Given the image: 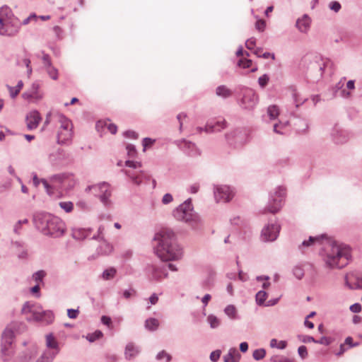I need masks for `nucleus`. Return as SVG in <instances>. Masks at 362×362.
Listing matches in <instances>:
<instances>
[{
    "mask_svg": "<svg viewBox=\"0 0 362 362\" xmlns=\"http://www.w3.org/2000/svg\"><path fill=\"white\" fill-rule=\"evenodd\" d=\"M173 237L174 233L168 228L160 229L154 237V240L158 242L156 253L163 261L177 260L182 256L181 249L173 243Z\"/></svg>",
    "mask_w": 362,
    "mask_h": 362,
    "instance_id": "1",
    "label": "nucleus"
},
{
    "mask_svg": "<svg viewBox=\"0 0 362 362\" xmlns=\"http://www.w3.org/2000/svg\"><path fill=\"white\" fill-rule=\"evenodd\" d=\"M36 226L45 235L59 237L64 233V223L50 214L37 215L34 218Z\"/></svg>",
    "mask_w": 362,
    "mask_h": 362,
    "instance_id": "2",
    "label": "nucleus"
},
{
    "mask_svg": "<svg viewBox=\"0 0 362 362\" xmlns=\"http://www.w3.org/2000/svg\"><path fill=\"white\" fill-rule=\"evenodd\" d=\"M351 248L342 244H334L327 254L326 263L332 268L345 267L351 258Z\"/></svg>",
    "mask_w": 362,
    "mask_h": 362,
    "instance_id": "3",
    "label": "nucleus"
},
{
    "mask_svg": "<svg viewBox=\"0 0 362 362\" xmlns=\"http://www.w3.org/2000/svg\"><path fill=\"white\" fill-rule=\"evenodd\" d=\"M22 313L27 315V320L29 321L51 324L54 319V315L51 310H44L40 304L30 302H26L23 305Z\"/></svg>",
    "mask_w": 362,
    "mask_h": 362,
    "instance_id": "4",
    "label": "nucleus"
},
{
    "mask_svg": "<svg viewBox=\"0 0 362 362\" xmlns=\"http://www.w3.org/2000/svg\"><path fill=\"white\" fill-rule=\"evenodd\" d=\"M21 23L14 16L8 6L0 8V34L1 35L14 36L20 29Z\"/></svg>",
    "mask_w": 362,
    "mask_h": 362,
    "instance_id": "5",
    "label": "nucleus"
},
{
    "mask_svg": "<svg viewBox=\"0 0 362 362\" xmlns=\"http://www.w3.org/2000/svg\"><path fill=\"white\" fill-rule=\"evenodd\" d=\"M41 182L49 194L53 193L52 189H69L76 184L74 176L66 174L54 175L50 178L49 182L45 180H42Z\"/></svg>",
    "mask_w": 362,
    "mask_h": 362,
    "instance_id": "6",
    "label": "nucleus"
},
{
    "mask_svg": "<svg viewBox=\"0 0 362 362\" xmlns=\"http://www.w3.org/2000/svg\"><path fill=\"white\" fill-rule=\"evenodd\" d=\"M58 122L59 123L58 141L64 143L72 138L73 126L71 121L62 115H58Z\"/></svg>",
    "mask_w": 362,
    "mask_h": 362,
    "instance_id": "7",
    "label": "nucleus"
},
{
    "mask_svg": "<svg viewBox=\"0 0 362 362\" xmlns=\"http://www.w3.org/2000/svg\"><path fill=\"white\" fill-rule=\"evenodd\" d=\"M174 216L179 221L191 222L195 221L197 216L193 213L191 200L187 199L174 212Z\"/></svg>",
    "mask_w": 362,
    "mask_h": 362,
    "instance_id": "8",
    "label": "nucleus"
},
{
    "mask_svg": "<svg viewBox=\"0 0 362 362\" xmlns=\"http://www.w3.org/2000/svg\"><path fill=\"white\" fill-rule=\"evenodd\" d=\"M86 191H91L95 195L98 196L100 201L105 204H110L109 198L112 194L110 185L107 182H102L97 185L89 186L86 188Z\"/></svg>",
    "mask_w": 362,
    "mask_h": 362,
    "instance_id": "9",
    "label": "nucleus"
},
{
    "mask_svg": "<svg viewBox=\"0 0 362 362\" xmlns=\"http://www.w3.org/2000/svg\"><path fill=\"white\" fill-rule=\"evenodd\" d=\"M126 165L130 168L126 171V173L131 178L133 183L139 185L142 182L143 178L149 179L150 177L143 171L136 170L141 167L140 163L127 160L126 161Z\"/></svg>",
    "mask_w": 362,
    "mask_h": 362,
    "instance_id": "10",
    "label": "nucleus"
},
{
    "mask_svg": "<svg viewBox=\"0 0 362 362\" xmlns=\"http://www.w3.org/2000/svg\"><path fill=\"white\" fill-rule=\"evenodd\" d=\"M286 194V190L284 187H279L272 197V203L269 204L267 210L272 214L277 213L281 208L283 199Z\"/></svg>",
    "mask_w": 362,
    "mask_h": 362,
    "instance_id": "11",
    "label": "nucleus"
},
{
    "mask_svg": "<svg viewBox=\"0 0 362 362\" xmlns=\"http://www.w3.org/2000/svg\"><path fill=\"white\" fill-rule=\"evenodd\" d=\"M214 195L217 202H226L233 198V192L228 186H218L216 188Z\"/></svg>",
    "mask_w": 362,
    "mask_h": 362,
    "instance_id": "12",
    "label": "nucleus"
},
{
    "mask_svg": "<svg viewBox=\"0 0 362 362\" xmlns=\"http://www.w3.org/2000/svg\"><path fill=\"white\" fill-rule=\"evenodd\" d=\"M279 230L280 226L279 225H268L262 229V238L264 241H273L276 239Z\"/></svg>",
    "mask_w": 362,
    "mask_h": 362,
    "instance_id": "13",
    "label": "nucleus"
},
{
    "mask_svg": "<svg viewBox=\"0 0 362 362\" xmlns=\"http://www.w3.org/2000/svg\"><path fill=\"white\" fill-rule=\"evenodd\" d=\"M23 98L33 103H37L42 98V93L39 90L38 84H33L30 90L23 94Z\"/></svg>",
    "mask_w": 362,
    "mask_h": 362,
    "instance_id": "14",
    "label": "nucleus"
},
{
    "mask_svg": "<svg viewBox=\"0 0 362 362\" xmlns=\"http://www.w3.org/2000/svg\"><path fill=\"white\" fill-rule=\"evenodd\" d=\"M258 100L257 95L252 90H246L242 99L245 107L250 109L255 107Z\"/></svg>",
    "mask_w": 362,
    "mask_h": 362,
    "instance_id": "15",
    "label": "nucleus"
},
{
    "mask_svg": "<svg viewBox=\"0 0 362 362\" xmlns=\"http://www.w3.org/2000/svg\"><path fill=\"white\" fill-rule=\"evenodd\" d=\"M25 120L28 129L32 130L37 127L42 117L37 111L33 110L27 115Z\"/></svg>",
    "mask_w": 362,
    "mask_h": 362,
    "instance_id": "16",
    "label": "nucleus"
},
{
    "mask_svg": "<svg viewBox=\"0 0 362 362\" xmlns=\"http://www.w3.org/2000/svg\"><path fill=\"white\" fill-rule=\"evenodd\" d=\"M324 238V235L316 237L310 236L308 240L303 241V243L298 246V248L300 251L305 252L309 247L315 245L316 243L320 244Z\"/></svg>",
    "mask_w": 362,
    "mask_h": 362,
    "instance_id": "17",
    "label": "nucleus"
},
{
    "mask_svg": "<svg viewBox=\"0 0 362 362\" xmlns=\"http://www.w3.org/2000/svg\"><path fill=\"white\" fill-rule=\"evenodd\" d=\"M310 25V18L307 15H303L296 21V27L302 32L305 33L308 30Z\"/></svg>",
    "mask_w": 362,
    "mask_h": 362,
    "instance_id": "18",
    "label": "nucleus"
},
{
    "mask_svg": "<svg viewBox=\"0 0 362 362\" xmlns=\"http://www.w3.org/2000/svg\"><path fill=\"white\" fill-rule=\"evenodd\" d=\"M152 278L156 281H160L168 276L165 267H152Z\"/></svg>",
    "mask_w": 362,
    "mask_h": 362,
    "instance_id": "19",
    "label": "nucleus"
},
{
    "mask_svg": "<svg viewBox=\"0 0 362 362\" xmlns=\"http://www.w3.org/2000/svg\"><path fill=\"white\" fill-rule=\"evenodd\" d=\"M139 353V349L133 343H128L125 347L124 356L128 360H131L137 356Z\"/></svg>",
    "mask_w": 362,
    "mask_h": 362,
    "instance_id": "20",
    "label": "nucleus"
},
{
    "mask_svg": "<svg viewBox=\"0 0 362 362\" xmlns=\"http://www.w3.org/2000/svg\"><path fill=\"white\" fill-rule=\"evenodd\" d=\"M13 337V331L9 327L6 328L2 335L1 344H7L8 346H12Z\"/></svg>",
    "mask_w": 362,
    "mask_h": 362,
    "instance_id": "21",
    "label": "nucleus"
},
{
    "mask_svg": "<svg viewBox=\"0 0 362 362\" xmlns=\"http://www.w3.org/2000/svg\"><path fill=\"white\" fill-rule=\"evenodd\" d=\"M96 127L98 129L100 127L106 128L112 134H116L117 131V126L115 124L111 123L110 121H99L96 124Z\"/></svg>",
    "mask_w": 362,
    "mask_h": 362,
    "instance_id": "22",
    "label": "nucleus"
},
{
    "mask_svg": "<svg viewBox=\"0 0 362 362\" xmlns=\"http://www.w3.org/2000/svg\"><path fill=\"white\" fill-rule=\"evenodd\" d=\"M240 354L235 349H230L228 354L224 356L225 362H238Z\"/></svg>",
    "mask_w": 362,
    "mask_h": 362,
    "instance_id": "23",
    "label": "nucleus"
},
{
    "mask_svg": "<svg viewBox=\"0 0 362 362\" xmlns=\"http://www.w3.org/2000/svg\"><path fill=\"white\" fill-rule=\"evenodd\" d=\"M226 127V122L225 120L218 121L215 124H207L205 127V131L206 132H216L220 131L222 129Z\"/></svg>",
    "mask_w": 362,
    "mask_h": 362,
    "instance_id": "24",
    "label": "nucleus"
},
{
    "mask_svg": "<svg viewBox=\"0 0 362 362\" xmlns=\"http://www.w3.org/2000/svg\"><path fill=\"white\" fill-rule=\"evenodd\" d=\"M358 279L354 272L349 273L346 274L345 277L346 284L349 286V288L354 289L359 287V283H354V281Z\"/></svg>",
    "mask_w": 362,
    "mask_h": 362,
    "instance_id": "25",
    "label": "nucleus"
},
{
    "mask_svg": "<svg viewBox=\"0 0 362 362\" xmlns=\"http://www.w3.org/2000/svg\"><path fill=\"white\" fill-rule=\"evenodd\" d=\"M1 351L4 361L9 360L13 354L12 346H8L7 344H1Z\"/></svg>",
    "mask_w": 362,
    "mask_h": 362,
    "instance_id": "26",
    "label": "nucleus"
},
{
    "mask_svg": "<svg viewBox=\"0 0 362 362\" xmlns=\"http://www.w3.org/2000/svg\"><path fill=\"white\" fill-rule=\"evenodd\" d=\"M218 96L222 98H228L232 95V91L225 86H220L216 90Z\"/></svg>",
    "mask_w": 362,
    "mask_h": 362,
    "instance_id": "27",
    "label": "nucleus"
},
{
    "mask_svg": "<svg viewBox=\"0 0 362 362\" xmlns=\"http://www.w3.org/2000/svg\"><path fill=\"white\" fill-rule=\"evenodd\" d=\"M46 344L49 348L58 350V343L52 334L46 336Z\"/></svg>",
    "mask_w": 362,
    "mask_h": 362,
    "instance_id": "28",
    "label": "nucleus"
},
{
    "mask_svg": "<svg viewBox=\"0 0 362 362\" xmlns=\"http://www.w3.org/2000/svg\"><path fill=\"white\" fill-rule=\"evenodd\" d=\"M159 325L158 320L155 318H149L145 322V327L149 330H155Z\"/></svg>",
    "mask_w": 362,
    "mask_h": 362,
    "instance_id": "29",
    "label": "nucleus"
},
{
    "mask_svg": "<svg viewBox=\"0 0 362 362\" xmlns=\"http://www.w3.org/2000/svg\"><path fill=\"white\" fill-rule=\"evenodd\" d=\"M23 86V83L20 81L16 87L8 86L10 95L12 98H15L21 91Z\"/></svg>",
    "mask_w": 362,
    "mask_h": 362,
    "instance_id": "30",
    "label": "nucleus"
},
{
    "mask_svg": "<svg viewBox=\"0 0 362 362\" xmlns=\"http://www.w3.org/2000/svg\"><path fill=\"white\" fill-rule=\"evenodd\" d=\"M267 113L271 119H274L279 115V109L276 105H270L267 109Z\"/></svg>",
    "mask_w": 362,
    "mask_h": 362,
    "instance_id": "31",
    "label": "nucleus"
},
{
    "mask_svg": "<svg viewBox=\"0 0 362 362\" xmlns=\"http://www.w3.org/2000/svg\"><path fill=\"white\" fill-rule=\"evenodd\" d=\"M286 341H278L276 339H272L270 341V346L272 348H277L279 349H284L286 346Z\"/></svg>",
    "mask_w": 362,
    "mask_h": 362,
    "instance_id": "32",
    "label": "nucleus"
},
{
    "mask_svg": "<svg viewBox=\"0 0 362 362\" xmlns=\"http://www.w3.org/2000/svg\"><path fill=\"white\" fill-rule=\"evenodd\" d=\"M100 250L103 254L107 255L112 251V247L106 241H103L100 245Z\"/></svg>",
    "mask_w": 362,
    "mask_h": 362,
    "instance_id": "33",
    "label": "nucleus"
},
{
    "mask_svg": "<svg viewBox=\"0 0 362 362\" xmlns=\"http://www.w3.org/2000/svg\"><path fill=\"white\" fill-rule=\"evenodd\" d=\"M116 274V269L113 267L105 270L103 273V278L105 280L112 279Z\"/></svg>",
    "mask_w": 362,
    "mask_h": 362,
    "instance_id": "34",
    "label": "nucleus"
},
{
    "mask_svg": "<svg viewBox=\"0 0 362 362\" xmlns=\"http://www.w3.org/2000/svg\"><path fill=\"white\" fill-rule=\"evenodd\" d=\"M102 336H103L102 332L97 330L92 334H88L86 337V339L90 342H93L94 341L101 338Z\"/></svg>",
    "mask_w": 362,
    "mask_h": 362,
    "instance_id": "35",
    "label": "nucleus"
},
{
    "mask_svg": "<svg viewBox=\"0 0 362 362\" xmlns=\"http://www.w3.org/2000/svg\"><path fill=\"white\" fill-rule=\"evenodd\" d=\"M267 293L265 291H260L256 295V301L259 305H262L266 298H267Z\"/></svg>",
    "mask_w": 362,
    "mask_h": 362,
    "instance_id": "36",
    "label": "nucleus"
},
{
    "mask_svg": "<svg viewBox=\"0 0 362 362\" xmlns=\"http://www.w3.org/2000/svg\"><path fill=\"white\" fill-rule=\"evenodd\" d=\"M59 206L66 212H71L74 209V204L71 202H62L59 203Z\"/></svg>",
    "mask_w": 362,
    "mask_h": 362,
    "instance_id": "37",
    "label": "nucleus"
},
{
    "mask_svg": "<svg viewBox=\"0 0 362 362\" xmlns=\"http://www.w3.org/2000/svg\"><path fill=\"white\" fill-rule=\"evenodd\" d=\"M47 74L53 80H57L58 78V70L51 65L47 66Z\"/></svg>",
    "mask_w": 362,
    "mask_h": 362,
    "instance_id": "38",
    "label": "nucleus"
},
{
    "mask_svg": "<svg viewBox=\"0 0 362 362\" xmlns=\"http://www.w3.org/2000/svg\"><path fill=\"white\" fill-rule=\"evenodd\" d=\"M207 320L212 328H216L220 325L219 320L214 315H209Z\"/></svg>",
    "mask_w": 362,
    "mask_h": 362,
    "instance_id": "39",
    "label": "nucleus"
},
{
    "mask_svg": "<svg viewBox=\"0 0 362 362\" xmlns=\"http://www.w3.org/2000/svg\"><path fill=\"white\" fill-rule=\"evenodd\" d=\"M225 313L231 318H235L236 315V309L233 305H228L225 308Z\"/></svg>",
    "mask_w": 362,
    "mask_h": 362,
    "instance_id": "40",
    "label": "nucleus"
},
{
    "mask_svg": "<svg viewBox=\"0 0 362 362\" xmlns=\"http://www.w3.org/2000/svg\"><path fill=\"white\" fill-rule=\"evenodd\" d=\"M45 275H46L45 272L43 270H40V271H38L36 273H35L33 275V278L37 283H38L43 279V278L45 276Z\"/></svg>",
    "mask_w": 362,
    "mask_h": 362,
    "instance_id": "41",
    "label": "nucleus"
},
{
    "mask_svg": "<svg viewBox=\"0 0 362 362\" xmlns=\"http://www.w3.org/2000/svg\"><path fill=\"white\" fill-rule=\"evenodd\" d=\"M156 358L158 360H163L165 358L166 362H169L171 360V356L169 354H168L165 351H161L157 354Z\"/></svg>",
    "mask_w": 362,
    "mask_h": 362,
    "instance_id": "42",
    "label": "nucleus"
},
{
    "mask_svg": "<svg viewBox=\"0 0 362 362\" xmlns=\"http://www.w3.org/2000/svg\"><path fill=\"white\" fill-rule=\"evenodd\" d=\"M265 356V351L262 349H257L253 352V357L256 360L262 359Z\"/></svg>",
    "mask_w": 362,
    "mask_h": 362,
    "instance_id": "43",
    "label": "nucleus"
},
{
    "mask_svg": "<svg viewBox=\"0 0 362 362\" xmlns=\"http://www.w3.org/2000/svg\"><path fill=\"white\" fill-rule=\"evenodd\" d=\"M252 60L250 59H241L239 62H238V66H241L244 69L245 68H249L252 65Z\"/></svg>",
    "mask_w": 362,
    "mask_h": 362,
    "instance_id": "44",
    "label": "nucleus"
},
{
    "mask_svg": "<svg viewBox=\"0 0 362 362\" xmlns=\"http://www.w3.org/2000/svg\"><path fill=\"white\" fill-rule=\"evenodd\" d=\"M265 27H266V22H265V21H264L262 19L257 21V22L255 23V28H256V29L257 30H259L260 32H262V31L264 30Z\"/></svg>",
    "mask_w": 362,
    "mask_h": 362,
    "instance_id": "45",
    "label": "nucleus"
},
{
    "mask_svg": "<svg viewBox=\"0 0 362 362\" xmlns=\"http://www.w3.org/2000/svg\"><path fill=\"white\" fill-rule=\"evenodd\" d=\"M293 274L298 279H301L304 276L303 270L300 267H296L293 269Z\"/></svg>",
    "mask_w": 362,
    "mask_h": 362,
    "instance_id": "46",
    "label": "nucleus"
},
{
    "mask_svg": "<svg viewBox=\"0 0 362 362\" xmlns=\"http://www.w3.org/2000/svg\"><path fill=\"white\" fill-rule=\"evenodd\" d=\"M269 79V76L267 74H264L263 76H260L258 80L259 86L262 88L266 86Z\"/></svg>",
    "mask_w": 362,
    "mask_h": 362,
    "instance_id": "47",
    "label": "nucleus"
},
{
    "mask_svg": "<svg viewBox=\"0 0 362 362\" xmlns=\"http://www.w3.org/2000/svg\"><path fill=\"white\" fill-rule=\"evenodd\" d=\"M331 10L338 12L341 9V4L338 1H332L329 4Z\"/></svg>",
    "mask_w": 362,
    "mask_h": 362,
    "instance_id": "48",
    "label": "nucleus"
},
{
    "mask_svg": "<svg viewBox=\"0 0 362 362\" xmlns=\"http://www.w3.org/2000/svg\"><path fill=\"white\" fill-rule=\"evenodd\" d=\"M256 40L254 37L248 39L245 42V46L248 49H253L255 48Z\"/></svg>",
    "mask_w": 362,
    "mask_h": 362,
    "instance_id": "49",
    "label": "nucleus"
},
{
    "mask_svg": "<svg viewBox=\"0 0 362 362\" xmlns=\"http://www.w3.org/2000/svg\"><path fill=\"white\" fill-rule=\"evenodd\" d=\"M79 313L78 310L75 309H68L67 310V315L71 319H76Z\"/></svg>",
    "mask_w": 362,
    "mask_h": 362,
    "instance_id": "50",
    "label": "nucleus"
},
{
    "mask_svg": "<svg viewBox=\"0 0 362 362\" xmlns=\"http://www.w3.org/2000/svg\"><path fill=\"white\" fill-rule=\"evenodd\" d=\"M154 143V140L150 138H145L143 141L144 151H145L147 148L151 147Z\"/></svg>",
    "mask_w": 362,
    "mask_h": 362,
    "instance_id": "51",
    "label": "nucleus"
},
{
    "mask_svg": "<svg viewBox=\"0 0 362 362\" xmlns=\"http://www.w3.org/2000/svg\"><path fill=\"white\" fill-rule=\"evenodd\" d=\"M298 351L302 358H305L308 355L307 348L305 346H300Z\"/></svg>",
    "mask_w": 362,
    "mask_h": 362,
    "instance_id": "52",
    "label": "nucleus"
},
{
    "mask_svg": "<svg viewBox=\"0 0 362 362\" xmlns=\"http://www.w3.org/2000/svg\"><path fill=\"white\" fill-rule=\"evenodd\" d=\"M220 356H221V351H213L211 355H210V359L214 361V362H216L218 360V358H220Z\"/></svg>",
    "mask_w": 362,
    "mask_h": 362,
    "instance_id": "53",
    "label": "nucleus"
},
{
    "mask_svg": "<svg viewBox=\"0 0 362 362\" xmlns=\"http://www.w3.org/2000/svg\"><path fill=\"white\" fill-rule=\"evenodd\" d=\"M350 310L351 312L357 313L361 311V305L359 303H355L351 305Z\"/></svg>",
    "mask_w": 362,
    "mask_h": 362,
    "instance_id": "54",
    "label": "nucleus"
},
{
    "mask_svg": "<svg viewBox=\"0 0 362 362\" xmlns=\"http://www.w3.org/2000/svg\"><path fill=\"white\" fill-rule=\"evenodd\" d=\"M172 201H173V196L170 194H165L162 199V202L164 204H169Z\"/></svg>",
    "mask_w": 362,
    "mask_h": 362,
    "instance_id": "55",
    "label": "nucleus"
},
{
    "mask_svg": "<svg viewBox=\"0 0 362 362\" xmlns=\"http://www.w3.org/2000/svg\"><path fill=\"white\" fill-rule=\"evenodd\" d=\"M37 18V16L35 14H31L28 18H26L25 20L23 21L22 24L27 25L31 21H36Z\"/></svg>",
    "mask_w": 362,
    "mask_h": 362,
    "instance_id": "56",
    "label": "nucleus"
},
{
    "mask_svg": "<svg viewBox=\"0 0 362 362\" xmlns=\"http://www.w3.org/2000/svg\"><path fill=\"white\" fill-rule=\"evenodd\" d=\"M23 64H25V66L28 68V75H30L32 73V68L30 66V60L28 58H25L23 60Z\"/></svg>",
    "mask_w": 362,
    "mask_h": 362,
    "instance_id": "57",
    "label": "nucleus"
},
{
    "mask_svg": "<svg viewBox=\"0 0 362 362\" xmlns=\"http://www.w3.org/2000/svg\"><path fill=\"white\" fill-rule=\"evenodd\" d=\"M134 293L135 291L134 289L126 290L123 292V296L127 299L130 298L132 296H133Z\"/></svg>",
    "mask_w": 362,
    "mask_h": 362,
    "instance_id": "58",
    "label": "nucleus"
},
{
    "mask_svg": "<svg viewBox=\"0 0 362 362\" xmlns=\"http://www.w3.org/2000/svg\"><path fill=\"white\" fill-rule=\"evenodd\" d=\"M124 136L129 138L132 139H136L137 138V134L134 131H127L124 133Z\"/></svg>",
    "mask_w": 362,
    "mask_h": 362,
    "instance_id": "59",
    "label": "nucleus"
},
{
    "mask_svg": "<svg viewBox=\"0 0 362 362\" xmlns=\"http://www.w3.org/2000/svg\"><path fill=\"white\" fill-rule=\"evenodd\" d=\"M101 321L104 325H105L108 327H110V325L112 324V320H111L110 317H107V316H103L101 318Z\"/></svg>",
    "mask_w": 362,
    "mask_h": 362,
    "instance_id": "60",
    "label": "nucleus"
},
{
    "mask_svg": "<svg viewBox=\"0 0 362 362\" xmlns=\"http://www.w3.org/2000/svg\"><path fill=\"white\" fill-rule=\"evenodd\" d=\"M345 344L349 345L350 347L356 346L358 345V343L353 344V339L351 337H348L345 339Z\"/></svg>",
    "mask_w": 362,
    "mask_h": 362,
    "instance_id": "61",
    "label": "nucleus"
},
{
    "mask_svg": "<svg viewBox=\"0 0 362 362\" xmlns=\"http://www.w3.org/2000/svg\"><path fill=\"white\" fill-rule=\"evenodd\" d=\"M149 301L151 303V305H155L157 303V302L158 301V296L156 294V293H153V295L151 296V297L149 298Z\"/></svg>",
    "mask_w": 362,
    "mask_h": 362,
    "instance_id": "62",
    "label": "nucleus"
},
{
    "mask_svg": "<svg viewBox=\"0 0 362 362\" xmlns=\"http://www.w3.org/2000/svg\"><path fill=\"white\" fill-rule=\"evenodd\" d=\"M211 296L209 294H206L202 299V303L204 304V305H206L209 303V301L211 300Z\"/></svg>",
    "mask_w": 362,
    "mask_h": 362,
    "instance_id": "63",
    "label": "nucleus"
},
{
    "mask_svg": "<svg viewBox=\"0 0 362 362\" xmlns=\"http://www.w3.org/2000/svg\"><path fill=\"white\" fill-rule=\"evenodd\" d=\"M240 349L243 352H245L248 349V344L247 342H242L240 344Z\"/></svg>",
    "mask_w": 362,
    "mask_h": 362,
    "instance_id": "64",
    "label": "nucleus"
}]
</instances>
